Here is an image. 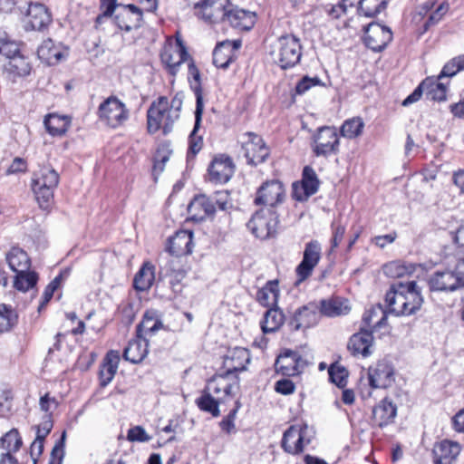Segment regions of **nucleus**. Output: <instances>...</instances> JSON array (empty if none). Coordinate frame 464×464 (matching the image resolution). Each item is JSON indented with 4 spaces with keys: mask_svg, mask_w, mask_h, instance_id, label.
<instances>
[{
    "mask_svg": "<svg viewBox=\"0 0 464 464\" xmlns=\"http://www.w3.org/2000/svg\"><path fill=\"white\" fill-rule=\"evenodd\" d=\"M274 63L282 70H288L299 63L302 57L300 40L292 34L280 36L270 52Z\"/></svg>",
    "mask_w": 464,
    "mask_h": 464,
    "instance_id": "obj_1",
    "label": "nucleus"
},
{
    "mask_svg": "<svg viewBox=\"0 0 464 464\" xmlns=\"http://www.w3.org/2000/svg\"><path fill=\"white\" fill-rule=\"evenodd\" d=\"M58 172L49 166L42 167L34 173L32 180V188L39 206L46 209L53 198V191L59 184Z\"/></svg>",
    "mask_w": 464,
    "mask_h": 464,
    "instance_id": "obj_2",
    "label": "nucleus"
},
{
    "mask_svg": "<svg viewBox=\"0 0 464 464\" xmlns=\"http://www.w3.org/2000/svg\"><path fill=\"white\" fill-rule=\"evenodd\" d=\"M176 121L177 113L169 111V100L164 96L153 102L147 111V128L150 134L162 130L163 134L168 135Z\"/></svg>",
    "mask_w": 464,
    "mask_h": 464,
    "instance_id": "obj_3",
    "label": "nucleus"
},
{
    "mask_svg": "<svg viewBox=\"0 0 464 464\" xmlns=\"http://www.w3.org/2000/svg\"><path fill=\"white\" fill-rule=\"evenodd\" d=\"M278 216L270 208H261L255 212L246 227L256 237L266 239L276 233Z\"/></svg>",
    "mask_w": 464,
    "mask_h": 464,
    "instance_id": "obj_4",
    "label": "nucleus"
},
{
    "mask_svg": "<svg viewBox=\"0 0 464 464\" xmlns=\"http://www.w3.org/2000/svg\"><path fill=\"white\" fill-rule=\"evenodd\" d=\"M464 260L455 271H437L429 278L430 291L449 292L464 287Z\"/></svg>",
    "mask_w": 464,
    "mask_h": 464,
    "instance_id": "obj_5",
    "label": "nucleus"
},
{
    "mask_svg": "<svg viewBox=\"0 0 464 464\" xmlns=\"http://www.w3.org/2000/svg\"><path fill=\"white\" fill-rule=\"evenodd\" d=\"M241 148L247 164L257 166L266 160L270 154L268 147L259 135L246 132L241 136Z\"/></svg>",
    "mask_w": 464,
    "mask_h": 464,
    "instance_id": "obj_6",
    "label": "nucleus"
},
{
    "mask_svg": "<svg viewBox=\"0 0 464 464\" xmlns=\"http://www.w3.org/2000/svg\"><path fill=\"white\" fill-rule=\"evenodd\" d=\"M312 438V430L307 425H292L284 432L281 445L285 452L299 454L310 444Z\"/></svg>",
    "mask_w": 464,
    "mask_h": 464,
    "instance_id": "obj_7",
    "label": "nucleus"
},
{
    "mask_svg": "<svg viewBox=\"0 0 464 464\" xmlns=\"http://www.w3.org/2000/svg\"><path fill=\"white\" fill-rule=\"evenodd\" d=\"M339 138L335 128L321 127L313 138V151L315 156L327 157L339 152Z\"/></svg>",
    "mask_w": 464,
    "mask_h": 464,
    "instance_id": "obj_8",
    "label": "nucleus"
},
{
    "mask_svg": "<svg viewBox=\"0 0 464 464\" xmlns=\"http://www.w3.org/2000/svg\"><path fill=\"white\" fill-rule=\"evenodd\" d=\"M285 189L283 183L277 179L264 182L256 193L254 203L256 206H265L273 209L283 202Z\"/></svg>",
    "mask_w": 464,
    "mask_h": 464,
    "instance_id": "obj_9",
    "label": "nucleus"
},
{
    "mask_svg": "<svg viewBox=\"0 0 464 464\" xmlns=\"http://www.w3.org/2000/svg\"><path fill=\"white\" fill-rule=\"evenodd\" d=\"M189 58L186 46L179 38L176 44H167L160 52L161 62L172 76L178 73L179 67Z\"/></svg>",
    "mask_w": 464,
    "mask_h": 464,
    "instance_id": "obj_10",
    "label": "nucleus"
},
{
    "mask_svg": "<svg viewBox=\"0 0 464 464\" xmlns=\"http://www.w3.org/2000/svg\"><path fill=\"white\" fill-rule=\"evenodd\" d=\"M229 7V0H208L195 3L197 15L209 24L225 22Z\"/></svg>",
    "mask_w": 464,
    "mask_h": 464,
    "instance_id": "obj_11",
    "label": "nucleus"
},
{
    "mask_svg": "<svg viewBox=\"0 0 464 464\" xmlns=\"http://www.w3.org/2000/svg\"><path fill=\"white\" fill-rule=\"evenodd\" d=\"M392 40V30L378 23L369 24L364 30L365 45L374 52H382Z\"/></svg>",
    "mask_w": 464,
    "mask_h": 464,
    "instance_id": "obj_12",
    "label": "nucleus"
},
{
    "mask_svg": "<svg viewBox=\"0 0 464 464\" xmlns=\"http://www.w3.org/2000/svg\"><path fill=\"white\" fill-rule=\"evenodd\" d=\"M321 245L317 240H312L305 244L303 259L295 268L299 281L307 279L318 265L321 259Z\"/></svg>",
    "mask_w": 464,
    "mask_h": 464,
    "instance_id": "obj_13",
    "label": "nucleus"
},
{
    "mask_svg": "<svg viewBox=\"0 0 464 464\" xmlns=\"http://www.w3.org/2000/svg\"><path fill=\"white\" fill-rule=\"evenodd\" d=\"M52 21V14L44 4L31 3L25 16L24 28L26 31H44L49 27Z\"/></svg>",
    "mask_w": 464,
    "mask_h": 464,
    "instance_id": "obj_14",
    "label": "nucleus"
},
{
    "mask_svg": "<svg viewBox=\"0 0 464 464\" xmlns=\"http://www.w3.org/2000/svg\"><path fill=\"white\" fill-rule=\"evenodd\" d=\"M317 310L318 306L312 303L299 307L287 321V326L295 332L315 325L319 318Z\"/></svg>",
    "mask_w": 464,
    "mask_h": 464,
    "instance_id": "obj_15",
    "label": "nucleus"
},
{
    "mask_svg": "<svg viewBox=\"0 0 464 464\" xmlns=\"http://www.w3.org/2000/svg\"><path fill=\"white\" fill-rule=\"evenodd\" d=\"M369 383L374 389H386L394 382V369L390 362L379 361L368 371Z\"/></svg>",
    "mask_w": 464,
    "mask_h": 464,
    "instance_id": "obj_16",
    "label": "nucleus"
},
{
    "mask_svg": "<svg viewBox=\"0 0 464 464\" xmlns=\"http://www.w3.org/2000/svg\"><path fill=\"white\" fill-rule=\"evenodd\" d=\"M208 171L211 182L226 183L233 176L235 165L230 157L221 154L213 159Z\"/></svg>",
    "mask_w": 464,
    "mask_h": 464,
    "instance_id": "obj_17",
    "label": "nucleus"
},
{
    "mask_svg": "<svg viewBox=\"0 0 464 464\" xmlns=\"http://www.w3.org/2000/svg\"><path fill=\"white\" fill-rule=\"evenodd\" d=\"M385 302L389 314L396 316H410L403 293V282H395L391 285L385 295Z\"/></svg>",
    "mask_w": 464,
    "mask_h": 464,
    "instance_id": "obj_18",
    "label": "nucleus"
},
{
    "mask_svg": "<svg viewBox=\"0 0 464 464\" xmlns=\"http://www.w3.org/2000/svg\"><path fill=\"white\" fill-rule=\"evenodd\" d=\"M372 346L373 336L372 331L360 327L359 332L350 337L347 348L354 356L368 357L372 353Z\"/></svg>",
    "mask_w": 464,
    "mask_h": 464,
    "instance_id": "obj_19",
    "label": "nucleus"
},
{
    "mask_svg": "<svg viewBox=\"0 0 464 464\" xmlns=\"http://www.w3.org/2000/svg\"><path fill=\"white\" fill-rule=\"evenodd\" d=\"M239 388V378L237 375L231 376L223 372L216 373L208 382V385L204 390L208 391L211 393L219 394L224 392L227 396H232L235 393V389Z\"/></svg>",
    "mask_w": 464,
    "mask_h": 464,
    "instance_id": "obj_20",
    "label": "nucleus"
},
{
    "mask_svg": "<svg viewBox=\"0 0 464 464\" xmlns=\"http://www.w3.org/2000/svg\"><path fill=\"white\" fill-rule=\"evenodd\" d=\"M240 46V41L226 40L218 43L213 51V63L215 66L227 69L237 58V52Z\"/></svg>",
    "mask_w": 464,
    "mask_h": 464,
    "instance_id": "obj_21",
    "label": "nucleus"
},
{
    "mask_svg": "<svg viewBox=\"0 0 464 464\" xmlns=\"http://www.w3.org/2000/svg\"><path fill=\"white\" fill-rule=\"evenodd\" d=\"M461 448L458 442L443 440L434 444L432 449V460L434 464H453Z\"/></svg>",
    "mask_w": 464,
    "mask_h": 464,
    "instance_id": "obj_22",
    "label": "nucleus"
},
{
    "mask_svg": "<svg viewBox=\"0 0 464 464\" xmlns=\"http://www.w3.org/2000/svg\"><path fill=\"white\" fill-rule=\"evenodd\" d=\"M193 233L188 230H179L168 239L167 251L175 256H182L192 253Z\"/></svg>",
    "mask_w": 464,
    "mask_h": 464,
    "instance_id": "obj_23",
    "label": "nucleus"
},
{
    "mask_svg": "<svg viewBox=\"0 0 464 464\" xmlns=\"http://www.w3.org/2000/svg\"><path fill=\"white\" fill-rule=\"evenodd\" d=\"M250 362V354L247 349L236 347L229 350L225 355L223 361V368L227 374L231 376L237 375L238 372L246 370V364Z\"/></svg>",
    "mask_w": 464,
    "mask_h": 464,
    "instance_id": "obj_24",
    "label": "nucleus"
},
{
    "mask_svg": "<svg viewBox=\"0 0 464 464\" xmlns=\"http://www.w3.org/2000/svg\"><path fill=\"white\" fill-rule=\"evenodd\" d=\"M320 181L314 171L310 166H305L303 169L301 189L303 190L304 197L298 192V185L294 183V196L297 200H303L311 197L318 191Z\"/></svg>",
    "mask_w": 464,
    "mask_h": 464,
    "instance_id": "obj_25",
    "label": "nucleus"
},
{
    "mask_svg": "<svg viewBox=\"0 0 464 464\" xmlns=\"http://www.w3.org/2000/svg\"><path fill=\"white\" fill-rule=\"evenodd\" d=\"M188 211L193 219L204 220L211 218L216 212L215 202L206 195L194 197L188 207Z\"/></svg>",
    "mask_w": 464,
    "mask_h": 464,
    "instance_id": "obj_26",
    "label": "nucleus"
},
{
    "mask_svg": "<svg viewBox=\"0 0 464 464\" xmlns=\"http://www.w3.org/2000/svg\"><path fill=\"white\" fill-rule=\"evenodd\" d=\"M225 22L234 28L249 31L256 23V15L252 12L230 5Z\"/></svg>",
    "mask_w": 464,
    "mask_h": 464,
    "instance_id": "obj_27",
    "label": "nucleus"
},
{
    "mask_svg": "<svg viewBox=\"0 0 464 464\" xmlns=\"http://www.w3.org/2000/svg\"><path fill=\"white\" fill-rule=\"evenodd\" d=\"M39 59L48 65H54L64 60L67 53L51 39L44 40L37 49Z\"/></svg>",
    "mask_w": 464,
    "mask_h": 464,
    "instance_id": "obj_28",
    "label": "nucleus"
},
{
    "mask_svg": "<svg viewBox=\"0 0 464 464\" xmlns=\"http://www.w3.org/2000/svg\"><path fill=\"white\" fill-rule=\"evenodd\" d=\"M397 407L390 400L384 398L372 410V419L376 425L383 428L394 421Z\"/></svg>",
    "mask_w": 464,
    "mask_h": 464,
    "instance_id": "obj_29",
    "label": "nucleus"
},
{
    "mask_svg": "<svg viewBox=\"0 0 464 464\" xmlns=\"http://www.w3.org/2000/svg\"><path fill=\"white\" fill-rule=\"evenodd\" d=\"M142 20V12L134 5H122L118 14V27L125 31L138 28Z\"/></svg>",
    "mask_w": 464,
    "mask_h": 464,
    "instance_id": "obj_30",
    "label": "nucleus"
},
{
    "mask_svg": "<svg viewBox=\"0 0 464 464\" xmlns=\"http://www.w3.org/2000/svg\"><path fill=\"white\" fill-rule=\"evenodd\" d=\"M203 108V97H201L200 90L198 88V90H196L195 124L193 130L189 135V151L194 155L200 151L203 143L202 138L200 136H197V131L198 130L201 123Z\"/></svg>",
    "mask_w": 464,
    "mask_h": 464,
    "instance_id": "obj_31",
    "label": "nucleus"
},
{
    "mask_svg": "<svg viewBox=\"0 0 464 464\" xmlns=\"http://www.w3.org/2000/svg\"><path fill=\"white\" fill-rule=\"evenodd\" d=\"M148 354V341L145 337L138 335L130 340L123 351V358L132 363L140 362Z\"/></svg>",
    "mask_w": 464,
    "mask_h": 464,
    "instance_id": "obj_32",
    "label": "nucleus"
},
{
    "mask_svg": "<svg viewBox=\"0 0 464 464\" xmlns=\"http://www.w3.org/2000/svg\"><path fill=\"white\" fill-rule=\"evenodd\" d=\"M31 63L28 58L19 53L13 57L5 65V72L12 81H15L17 77H24L31 72Z\"/></svg>",
    "mask_w": 464,
    "mask_h": 464,
    "instance_id": "obj_33",
    "label": "nucleus"
},
{
    "mask_svg": "<svg viewBox=\"0 0 464 464\" xmlns=\"http://www.w3.org/2000/svg\"><path fill=\"white\" fill-rule=\"evenodd\" d=\"M403 293L410 315L416 314L423 303L420 288L415 281L403 282Z\"/></svg>",
    "mask_w": 464,
    "mask_h": 464,
    "instance_id": "obj_34",
    "label": "nucleus"
},
{
    "mask_svg": "<svg viewBox=\"0 0 464 464\" xmlns=\"http://www.w3.org/2000/svg\"><path fill=\"white\" fill-rule=\"evenodd\" d=\"M48 133L52 136H63L71 125V118L65 115L50 113L44 121Z\"/></svg>",
    "mask_w": 464,
    "mask_h": 464,
    "instance_id": "obj_35",
    "label": "nucleus"
},
{
    "mask_svg": "<svg viewBox=\"0 0 464 464\" xmlns=\"http://www.w3.org/2000/svg\"><path fill=\"white\" fill-rule=\"evenodd\" d=\"M387 322V312L381 305L366 310L362 315V325L371 330L381 328Z\"/></svg>",
    "mask_w": 464,
    "mask_h": 464,
    "instance_id": "obj_36",
    "label": "nucleus"
},
{
    "mask_svg": "<svg viewBox=\"0 0 464 464\" xmlns=\"http://www.w3.org/2000/svg\"><path fill=\"white\" fill-rule=\"evenodd\" d=\"M9 267L15 273L26 272L31 266V260L25 251L20 247H12L6 254Z\"/></svg>",
    "mask_w": 464,
    "mask_h": 464,
    "instance_id": "obj_37",
    "label": "nucleus"
},
{
    "mask_svg": "<svg viewBox=\"0 0 464 464\" xmlns=\"http://www.w3.org/2000/svg\"><path fill=\"white\" fill-rule=\"evenodd\" d=\"M155 266L144 262L133 279V285L139 291H146L151 287L155 280Z\"/></svg>",
    "mask_w": 464,
    "mask_h": 464,
    "instance_id": "obj_38",
    "label": "nucleus"
},
{
    "mask_svg": "<svg viewBox=\"0 0 464 464\" xmlns=\"http://www.w3.org/2000/svg\"><path fill=\"white\" fill-rule=\"evenodd\" d=\"M279 296L278 282L276 280L268 281L256 293V301L263 306H276Z\"/></svg>",
    "mask_w": 464,
    "mask_h": 464,
    "instance_id": "obj_39",
    "label": "nucleus"
},
{
    "mask_svg": "<svg viewBox=\"0 0 464 464\" xmlns=\"http://www.w3.org/2000/svg\"><path fill=\"white\" fill-rule=\"evenodd\" d=\"M285 315L277 307L269 308L261 321V329L264 334L275 333L284 324Z\"/></svg>",
    "mask_w": 464,
    "mask_h": 464,
    "instance_id": "obj_40",
    "label": "nucleus"
},
{
    "mask_svg": "<svg viewBox=\"0 0 464 464\" xmlns=\"http://www.w3.org/2000/svg\"><path fill=\"white\" fill-rule=\"evenodd\" d=\"M318 309L322 314L329 317L346 314L350 310L346 301L339 297L322 300Z\"/></svg>",
    "mask_w": 464,
    "mask_h": 464,
    "instance_id": "obj_41",
    "label": "nucleus"
},
{
    "mask_svg": "<svg viewBox=\"0 0 464 464\" xmlns=\"http://www.w3.org/2000/svg\"><path fill=\"white\" fill-rule=\"evenodd\" d=\"M173 260L169 261L164 266H160V275L169 276V285L175 294L182 292L181 281L185 278L186 273L183 269L175 268Z\"/></svg>",
    "mask_w": 464,
    "mask_h": 464,
    "instance_id": "obj_42",
    "label": "nucleus"
},
{
    "mask_svg": "<svg viewBox=\"0 0 464 464\" xmlns=\"http://www.w3.org/2000/svg\"><path fill=\"white\" fill-rule=\"evenodd\" d=\"M116 351L111 350L100 366L99 379L101 386H106L111 382L116 372Z\"/></svg>",
    "mask_w": 464,
    "mask_h": 464,
    "instance_id": "obj_43",
    "label": "nucleus"
},
{
    "mask_svg": "<svg viewBox=\"0 0 464 464\" xmlns=\"http://www.w3.org/2000/svg\"><path fill=\"white\" fill-rule=\"evenodd\" d=\"M414 264H406L402 261L397 260L390 262L383 266V273L392 278H401L404 276H410L415 271Z\"/></svg>",
    "mask_w": 464,
    "mask_h": 464,
    "instance_id": "obj_44",
    "label": "nucleus"
},
{
    "mask_svg": "<svg viewBox=\"0 0 464 464\" xmlns=\"http://www.w3.org/2000/svg\"><path fill=\"white\" fill-rule=\"evenodd\" d=\"M198 408L205 412L210 413L213 417L220 415L219 401L213 398L208 391L203 390L202 394L196 399Z\"/></svg>",
    "mask_w": 464,
    "mask_h": 464,
    "instance_id": "obj_45",
    "label": "nucleus"
},
{
    "mask_svg": "<svg viewBox=\"0 0 464 464\" xmlns=\"http://www.w3.org/2000/svg\"><path fill=\"white\" fill-rule=\"evenodd\" d=\"M295 353L287 352L284 356H280L276 362L277 372L285 376H293L298 373Z\"/></svg>",
    "mask_w": 464,
    "mask_h": 464,
    "instance_id": "obj_46",
    "label": "nucleus"
},
{
    "mask_svg": "<svg viewBox=\"0 0 464 464\" xmlns=\"http://www.w3.org/2000/svg\"><path fill=\"white\" fill-rule=\"evenodd\" d=\"M115 108L116 96L114 95L108 97L99 107L100 120L108 126L114 127V121H116Z\"/></svg>",
    "mask_w": 464,
    "mask_h": 464,
    "instance_id": "obj_47",
    "label": "nucleus"
},
{
    "mask_svg": "<svg viewBox=\"0 0 464 464\" xmlns=\"http://www.w3.org/2000/svg\"><path fill=\"white\" fill-rule=\"evenodd\" d=\"M387 6L386 0H359L358 14L366 17H373Z\"/></svg>",
    "mask_w": 464,
    "mask_h": 464,
    "instance_id": "obj_48",
    "label": "nucleus"
},
{
    "mask_svg": "<svg viewBox=\"0 0 464 464\" xmlns=\"http://www.w3.org/2000/svg\"><path fill=\"white\" fill-rule=\"evenodd\" d=\"M364 122L362 118L354 117L344 121L341 126V135L347 139H354L362 133Z\"/></svg>",
    "mask_w": 464,
    "mask_h": 464,
    "instance_id": "obj_49",
    "label": "nucleus"
},
{
    "mask_svg": "<svg viewBox=\"0 0 464 464\" xmlns=\"http://www.w3.org/2000/svg\"><path fill=\"white\" fill-rule=\"evenodd\" d=\"M38 281V276L34 271L27 270L26 272L16 273L14 277V286L15 289L26 292L34 288Z\"/></svg>",
    "mask_w": 464,
    "mask_h": 464,
    "instance_id": "obj_50",
    "label": "nucleus"
},
{
    "mask_svg": "<svg viewBox=\"0 0 464 464\" xmlns=\"http://www.w3.org/2000/svg\"><path fill=\"white\" fill-rule=\"evenodd\" d=\"M162 326L163 324L160 320L150 315L149 313H146L141 323L138 326V335H144L145 338L147 336H151L157 331L161 329Z\"/></svg>",
    "mask_w": 464,
    "mask_h": 464,
    "instance_id": "obj_51",
    "label": "nucleus"
},
{
    "mask_svg": "<svg viewBox=\"0 0 464 464\" xmlns=\"http://www.w3.org/2000/svg\"><path fill=\"white\" fill-rule=\"evenodd\" d=\"M16 314L10 306L0 305V333L9 331L16 323Z\"/></svg>",
    "mask_w": 464,
    "mask_h": 464,
    "instance_id": "obj_52",
    "label": "nucleus"
},
{
    "mask_svg": "<svg viewBox=\"0 0 464 464\" xmlns=\"http://www.w3.org/2000/svg\"><path fill=\"white\" fill-rule=\"evenodd\" d=\"M2 447L7 450L6 453L17 451L22 446V439L17 430H11L1 440Z\"/></svg>",
    "mask_w": 464,
    "mask_h": 464,
    "instance_id": "obj_53",
    "label": "nucleus"
},
{
    "mask_svg": "<svg viewBox=\"0 0 464 464\" xmlns=\"http://www.w3.org/2000/svg\"><path fill=\"white\" fill-rule=\"evenodd\" d=\"M324 85V82L318 76L310 77L305 75L297 82L295 88V94L303 95L313 87Z\"/></svg>",
    "mask_w": 464,
    "mask_h": 464,
    "instance_id": "obj_54",
    "label": "nucleus"
},
{
    "mask_svg": "<svg viewBox=\"0 0 464 464\" xmlns=\"http://www.w3.org/2000/svg\"><path fill=\"white\" fill-rule=\"evenodd\" d=\"M329 379L338 387L346 385L347 372L343 367L332 364L328 370Z\"/></svg>",
    "mask_w": 464,
    "mask_h": 464,
    "instance_id": "obj_55",
    "label": "nucleus"
},
{
    "mask_svg": "<svg viewBox=\"0 0 464 464\" xmlns=\"http://www.w3.org/2000/svg\"><path fill=\"white\" fill-rule=\"evenodd\" d=\"M450 9V5L446 2L441 3L436 10L431 13L424 24V31H428L431 25L438 24Z\"/></svg>",
    "mask_w": 464,
    "mask_h": 464,
    "instance_id": "obj_56",
    "label": "nucleus"
},
{
    "mask_svg": "<svg viewBox=\"0 0 464 464\" xmlns=\"http://www.w3.org/2000/svg\"><path fill=\"white\" fill-rule=\"evenodd\" d=\"M0 53L9 60L20 53L19 44L10 39L9 36L0 45Z\"/></svg>",
    "mask_w": 464,
    "mask_h": 464,
    "instance_id": "obj_57",
    "label": "nucleus"
},
{
    "mask_svg": "<svg viewBox=\"0 0 464 464\" xmlns=\"http://www.w3.org/2000/svg\"><path fill=\"white\" fill-rule=\"evenodd\" d=\"M13 395L8 389L0 388V417L9 413L12 408Z\"/></svg>",
    "mask_w": 464,
    "mask_h": 464,
    "instance_id": "obj_58",
    "label": "nucleus"
},
{
    "mask_svg": "<svg viewBox=\"0 0 464 464\" xmlns=\"http://www.w3.org/2000/svg\"><path fill=\"white\" fill-rule=\"evenodd\" d=\"M53 423L52 420V414H46L43 421L35 426L36 430V439L45 440L48 434L51 432L53 429Z\"/></svg>",
    "mask_w": 464,
    "mask_h": 464,
    "instance_id": "obj_59",
    "label": "nucleus"
},
{
    "mask_svg": "<svg viewBox=\"0 0 464 464\" xmlns=\"http://www.w3.org/2000/svg\"><path fill=\"white\" fill-rule=\"evenodd\" d=\"M101 14L97 16L96 22L101 24L104 18L111 17L116 9V0H101Z\"/></svg>",
    "mask_w": 464,
    "mask_h": 464,
    "instance_id": "obj_60",
    "label": "nucleus"
},
{
    "mask_svg": "<svg viewBox=\"0 0 464 464\" xmlns=\"http://www.w3.org/2000/svg\"><path fill=\"white\" fill-rule=\"evenodd\" d=\"M333 238L331 241L332 249L337 247L343 238L345 233V226L340 220L334 219L332 222Z\"/></svg>",
    "mask_w": 464,
    "mask_h": 464,
    "instance_id": "obj_61",
    "label": "nucleus"
},
{
    "mask_svg": "<svg viewBox=\"0 0 464 464\" xmlns=\"http://www.w3.org/2000/svg\"><path fill=\"white\" fill-rule=\"evenodd\" d=\"M66 433L63 432L60 440L54 445L51 452V459L49 464H62L63 458V443Z\"/></svg>",
    "mask_w": 464,
    "mask_h": 464,
    "instance_id": "obj_62",
    "label": "nucleus"
},
{
    "mask_svg": "<svg viewBox=\"0 0 464 464\" xmlns=\"http://www.w3.org/2000/svg\"><path fill=\"white\" fill-rule=\"evenodd\" d=\"M127 439L130 441L147 442L151 437L141 426H135L128 430Z\"/></svg>",
    "mask_w": 464,
    "mask_h": 464,
    "instance_id": "obj_63",
    "label": "nucleus"
},
{
    "mask_svg": "<svg viewBox=\"0 0 464 464\" xmlns=\"http://www.w3.org/2000/svg\"><path fill=\"white\" fill-rule=\"evenodd\" d=\"M40 409L47 414H51L53 410L58 407V401L55 398L50 397L49 393L44 394L40 398Z\"/></svg>",
    "mask_w": 464,
    "mask_h": 464,
    "instance_id": "obj_64",
    "label": "nucleus"
}]
</instances>
